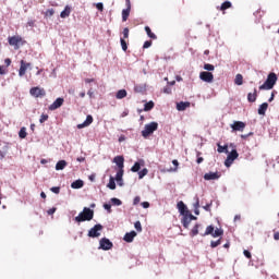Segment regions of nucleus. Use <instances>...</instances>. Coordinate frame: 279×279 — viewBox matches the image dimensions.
Returning a JSON list of instances; mask_svg holds the SVG:
<instances>
[{
	"label": "nucleus",
	"mask_w": 279,
	"mask_h": 279,
	"mask_svg": "<svg viewBox=\"0 0 279 279\" xmlns=\"http://www.w3.org/2000/svg\"><path fill=\"white\" fill-rule=\"evenodd\" d=\"M276 90H274L272 93H271V96H270V98L268 99V101L269 102H271V101H274V97H276Z\"/></svg>",
	"instance_id": "obj_57"
},
{
	"label": "nucleus",
	"mask_w": 279,
	"mask_h": 279,
	"mask_svg": "<svg viewBox=\"0 0 279 279\" xmlns=\"http://www.w3.org/2000/svg\"><path fill=\"white\" fill-rule=\"evenodd\" d=\"M93 123V116H87L86 120L81 123L77 124V130H83V128H88V125H90Z\"/></svg>",
	"instance_id": "obj_15"
},
{
	"label": "nucleus",
	"mask_w": 279,
	"mask_h": 279,
	"mask_svg": "<svg viewBox=\"0 0 279 279\" xmlns=\"http://www.w3.org/2000/svg\"><path fill=\"white\" fill-rule=\"evenodd\" d=\"M101 230H104V226L101 225H95L92 229H89L87 236L89 239H98V236H101Z\"/></svg>",
	"instance_id": "obj_4"
},
{
	"label": "nucleus",
	"mask_w": 279,
	"mask_h": 279,
	"mask_svg": "<svg viewBox=\"0 0 279 279\" xmlns=\"http://www.w3.org/2000/svg\"><path fill=\"white\" fill-rule=\"evenodd\" d=\"M205 71H215V65L210 64V63H206L204 65Z\"/></svg>",
	"instance_id": "obj_46"
},
{
	"label": "nucleus",
	"mask_w": 279,
	"mask_h": 279,
	"mask_svg": "<svg viewBox=\"0 0 279 279\" xmlns=\"http://www.w3.org/2000/svg\"><path fill=\"white\" fill-rule=\"evenodd\" d=\"M277 82H278V76L276 75V73H270L268 74L264 84L259 86V90H271V88L276 86Z\"/></svg>",
	"instance_id": "obj_2"
},
{
	"label": "nucleus",
	"mask_w": 279,
	"mask_h": 279,
	"mask_svg": "<svg viewBox=\"0 0 279 279\" xmlns=\"http://www.w3.org/2000/svg\"><path fill=\"white\" fill-rule=\"evenodd\" d=\"M257 97H258L257 90H256V88H254L253 93L247 94V101H250V104H254V101H256Z\"/></svg>",
	"instance_id": "obj_20"
},
{
	"label": "nucleus",
	"mask_w": 279,
	"mask_h": 279,
	"mask_svg": "<svg viewBox=\"0 0 279 279\" xmlns=\"http://www.w3.org/2000/svg\"><path fill=\"white\" fill-rule=\"evenodd\" d=\"M84 186V181L83 180H76L72 182L71 187L72 189H82Z\"/></svg>",
	"instance_id": "obj_26"
},
{
	"label": "nucleus",
	"mask_w": 279,
	"mask_h": 279,
	"mask_svg": "<svg viewBox=\"0 0 279 279\" xmlns=\"http://www.w3.org/2000/svg\"><path fill=\"white\" fill-rule=\"evenodd\" d=\"M120 44H121L122 50L128 51V43L125 41V39L121 38Z\"/></svg>",
	"instance_id": "obj_43"
},
{
	"label": "nucleus",
	"mask_w": 279,
	"mask_h": 279,
	"mask_svg": "<svg viewBox=\"0 0 279 279\" xmlns=\"http://www.w3.org/2000/svg\"><path fill=\"white\" fill-rule=\"evenodd\" d=\"M19 43H21V38L13 36L9 38V45H11V47H17Z\"/></svg>",
	"instance_id": "obj_21"
},
{
	"label": "nucleus",
	"mask_w": 279,
	"mask_h": 279,
	"mask_svg": "<svg viewBox=\"0 0 279 279\" xmlns=\"http://www.w3.org/2000/svg\"><path fill=\"white\" fill-rule=\"evenodd\" d=\"M234 82H235L236 86H243V75L236 74Z\"/></svg>",
	"instance_id": "obj_32"
},
{
	"label": "nucleus",
	"mask_w": 279,
	"mask_h": 279,
	"mask_svg": "<svg viewBox=\"0 0 279 279\" xmlns=\"http://www.w3.org/2000/svg\"><path fill=\"white\" fill-rule=\"evenodd\" d=\"M94 217L95 211L88 207H84L83 211H81L78 216L74 218V220L76 221V223H82L84 221H93Z\"/></svg>",
	"instance_id": "obj_1"
},
{
	"label": "nucleus",
	"mask_w": 279,
	"mask_h": 279,
	"mask_svg": "<svg viewBox=\"0 0 279 279\" xmlns=\"http://www.w3.org/2000/svg\"><path fill=\"white\" fill-rule=\"evenodd\" d=\"M20 70H19V76L23 77V75H25V73H27V69L32 68V63H27L24 60H21L20 62Z\"/></svg>",
	"instance_id": "obj_8"
},
{
	"label": "nucleus",
	"mask_w": 279,
	"mask_h": 279,
	"mask_svg": "<svg viewBox=\"0 0 279 279\" xmlns=\"http://www.w3.org/2000/svg\"><path fill=\"white\" fill-rule=\"evenodd\" d=\"M104 208H105V210H108V213H112V205H110V204H105V205H104Z\"/></svg>",
	"instance_id": "obj_50"
},
{
	"label": "nucleus",
	"mask_w": 279,
	"mask_h": 279,
	"mask_svg": "<svg viewBox=\"0 0 279 279\" xmlns=\"http://www.w3.org/2000/svg\"><path fill=\"white\" fill-rule=\"evenodd\" d=\"M68 16H71V7L66 5L64 10L60 13L61 19H68Z\"/></svg>",
	"instance_id": "obj_22"
},
{
	"label": "nucleus",
	"mask_w": 279,
	"mask_h": 279,
	"mask_svg": "<svg viewBox=\"0 0 279 279\" xmlns=\"http://www.w3.org/2000/svg\"><path fill=\"white\" fill-rule=\"evenodd\" d=\"M243 254L246 258H252V253H250V251L244 250Z\"/></svg>",
	"instance_id": "obj_55"
},
{
	"label": "nucleus",
	"mask_w": 279,
	"mask_h": 279,
	"mask_svg": "<svg viewBox=\"0 0 279 279\" xmlns=\"http://www.w3.org/2000/svg\"><path fill=\"white\" fill-rule=\"evenodd\" d=\"M141 203V197L140 196H136L134 199H133V206H136L137 204Z\"/></svg>",
	"instance_id": "obj_53"
},
{
	"label": "nucleus",
	"mask_w": 279,
	"mask_h": 279,
	"mask_svg": "<svg viewBox=\"0 0 279 279\" xmlns=\"http://www.w3.org/2000/svg\"><path fill=\"white\" fill-rule=\"evenodd\" d=\"M123 38H130V28L125 27L123 29Z\"/></svg>",
	"instance_id": "obj_47"
},
{
	"label": "nucleus",
	"mask_w": 279,
	"mask_h": 279,
	"mask_svg": "<svg viewBox=\"0 0 279 279\" xmlns=\"http://www.w3.org/2000/svg\"><path fill=\"white\" fill-rule=\"evenodd\" d=\"M267 108H269V104H262L258 108V114L265 116V112H267Z\"/></svg>",
	"instance_id": "obj_25"
},
{
	"label": "nucleus",
	"mask_w": 279,
	"mask_h": 279,
	"mask_svg": "<svg viewBox=\"0 0 279 279\" xmlns=\"http://www.w3.org/2000/svg\"><path fill=\"white\" fill-rule=\"evenodd\" d=\"M111 204H113V206H121V204H123V202H121V199L113 197L111 198Z\"/></svg>",
	"instance_id": "obj_40"
},
{
	"label": "nucleus",
	"mask_w": 279,
	"mask_h": 279,
	"mask_svg": "<svg viewBox=\"0 0 279 279\" xmlns=\"http://www.w3.org/2000/svg\"><path fill=\"white\" fill-rule=\"evenodd\" d=\"M147 173H149V170H147V168H144L142 171L138 172V179L143 180V178L147 175Z\"/></svg>",
	"instance_id": "obj_39"
},
{
	"label": "nucleus",
	"mask_w": 279,
	"mask_h": 279,
	"mask_svg": "<svg viewBox=\"0 0 279 279\" xmlns=\"http://www.w3.org/2000/svg\"><path fill=\"white\" fill-rule=\"evenodd\" d=\"M149 47H151V41H145L143 45L144 49H149Z\"/></svg>",
	"instance_id": "obj_54"
},
{
	"label": "nucleus",
	"mask_w": 279,
	"mask_h": 279,
	"mask_svg": "<svg viewBox=\"0 0 279 279\" xmlns=\"http://www.w3.org/2000/svg\"><path fill=\"white\" fill-rule=\"evenodd\" d=\"M217 147L218 154H229L228 145L221 146V144H217Z\"/></svg>",
	"instance_id": "obj_28"
},
{
	"label": "nucleus",
	"mask_w": 279,
	"mask_h": 279,
	"mask_svg": "<svg viewBox=\"0 0 279 279\" xmlns=\"http://www.w3.org/2000/svg\"><path fill=\"white\" fill-rule=\"evenodd\" d=\"M117 99H125L128 97V92L125 89L118 90L116 95Z\"/></svg>",
	"instance_id": "obj_27"
},
{
	"label": "nucleus",
	"mask_w": 279,
	"mask_h": 279,
	"mask_svg": "<svg viewBox=\"0 0 279 279\" xmlns=\"http://www.w3.org/2000/svg\"><path fill=\"white\" fill-rule=\"evenodd\" d=\"M274 239H275V241H279V232L274 234Z\"/></svg>",
	"instance_id": "obj_64"
},
{
	"label": "nucleus",
	"mask_w": 279,
	"mask_h": 279,
	"mask_svg": "<svg viewBox=\"0 0 279 279\" xmlns=\"http://www.w3.org/2000/svg\"><path fill=\"white\" fill-rule=\"evenodd\" d=\"M47 119H49V116H47V114H41V116H40V119H39V122H40V123H45V121H47Z\"/></svg>",
	"instance_id": "obj_48"
},
{
	"label": "nucleus",
	"mask_w": 279,
	"mask_h": 279,
	"mask_svg": "<svg viewBox=\"0 0 279 279\" xmlns=\"http://www.w3.org/2000/svg\"><path fill=\"white\" fill-rule=\"evenodd\" d=\"M213 232H215V227L210 225L206 228V231L202 234V236H208V234H213Z\"/></svg>",
	"instance_id": "obj_33"
},
{
	"label": "nucleus",
	"mask_w": 279,
	"mask_h": 279,
	"mask_svg": "<svg viewBox=\"0 0 279 279\" xmlns=\"http://www.w3.org/2000/svg\"><path fill=\"white\" fill-rule=\"evenodd\" d=\"M232 132H243L245 130V123L241 121H234L230 124Z\"/></svg>",
	"instance_id": "obj_10"
},
{
	"label": "nucleus",
	"mask_w": 279,
	"mask_h": 279,
	"mask_svg": "<svg viewBox=\"0 0 279 279\" xmlns=\"http://www.w3.org/2000/svg\"><path fill=\"white\" fill-rule=\"evenodd\" d=\"M123 239L126 243H132L134 239H136V231H131L129 233H125Z\"/></svg>",
	"instance_id": "obj_17"
},
{
	"label": "nucleus",
	"mask_w": 279,
	"mask_h": 279,
	"mask_svg": "<svg viewBox=\"0 0 279 279\" xmlns=\"http://www.w3.org/2000/svg\"><path fill=\"white\" fill-rule=\"evenodd\" d=\"M54 213H56V207L50 208V209L48 210V215H53Z\"/></svg>",
	"instance_id": "obj_61"
},
{
	"label": "nucleus",
	"mask_w": 279,
	"mask_h": 279,
	"mask_svg": "<svg viewBox=\"0 0 279 279\" xmlns=\"http://www.w3.org/2000/svg\"><path fill=\"white\" fill-rule=\"evenodd\" d=\"M53 14H56V11L53 9H48L45 13V16H47L48 19H51Z\"/></svg>",
	"instance_id": "obj_41"
},
{
	"label": "nucleus",
	"mask_w": 279,
	"mask_h": 279,
	"mask_svg": "<svg viewBox=\"0 0 279 279\" xmlns=\"http://www.w3.org/2000/svg\"><path fill=\"white\" fill-rule=\"evenodd\" d=\"M172 165L173 166H175V168L174 169H170L169 171H178V165H179V162H178V160H172Z\"/></svg>",
	"instance_id": "obj_52"
},
{
	"label": "nucleus",
	"mask_w": 279,
	"mask_h": 279,
	"mask_svg": "<svg viewBox=\"0 0 279 279\" xmlns=\"http://www.w3.org/2000/svg\"><path fill=\"white\" fill-rule=\"evenodd\" d=\"M113 162L119 168V171H123V167H124V162H125V159L123 158V156H116L113 158Z\"/></svg>",
	"instance_id": "obj_13"
},
{
	"label": "nucleus",
	"mask_w": 279,
	"mask_h": 279,
	"mask_svg": "<svg viewBox=\"0 0 279 279\" xmlns=\"http://www.w3.org/2000/svg\"><path fill=\"white\" fill-rule=\"evenodd\" d=\"M130 10L131 9H123L122 10V21H128V16H130Z\"/></svg>",
	"instance_id": "obj_37"
},
{
	"label": "nucleus",
	"mask_w": 279,
	"mask_h": 279,
	"mask_svg": "<svg viewBox=\"0 0 279 279\" xmlns=\"http://www.w3.org/2000/svg\"><path fill=\"white\" fill-rule=\"evenodd\" d=\"M145 32L148 38H153V40H156V34L151 33V28H149V26H145Z\"/></svg>",
	"instance_id": "obj_31"
},
{
	"label": "nucleus",
	"mask_w": 279,
	"mask_h": 279,
	"mask_svg": "<svg viewBox=\"0 0 279 279\" xmlns=\"http://www.w3.org/2000/svg\"><path fill=\"white\" fill-rule=\"evenodd\" d=\"M129 114H130V111L124 110V111L121 113V117H122V119H123V118L128 117Z\"/></svg>",
	"instance_id": "obj_59"
},
{
	"label": "nucleus",
	"mask_w": 279,
	"mask_h": 279,
	"mask_svg": "<svg viewBox=\"0 0 279 279\" xmlns=\"http://www.w3.org/2000/svg\"><path fill=\"white\" fill-rule=\"evenodd\" d=\"M239 158V153L236 149H232L231 153L228 154L227 159L225 160V167H232V163Z\"/></svg>",
	"instance_id": "obj_5"
},
{
	"label": "nucleus",
	"mask_w": 279,
	"mask_h": 279,
	"mask_svg": "<svg viewBox=\"0 0 279 279\" xmlns=\"http://www.w3.org/2000/svg\"><path fill=\"white\" fill-rule=\"evenodd\" d=\"M116 182L118 186H123V170H119L116 174Z\"/></svg>",
	"instance_id": "obj_18"
},
{
	"label": "nucleus",
	"mask_w": 279,
	"mask_h": 279,
	"mask_svg": "<svg viewBox=\"0 0 279 279\" xmlns=\"http://www.w3.org/2000/svg\"><path fill=\"white\" fill-rule=\"evenodd\" d=\"M96 8L97 10H99V12H104V3L101 2L96 3Z\"/></svg>",
	"instance_id": "obj_51"
},
{
	"label": "nucleus",
	"mask_w": 279,
	"mask_h": 279,
	"mask_svg": "<svg viewBox=\"0 0 279 279\" xmlns=\"http://www.w3.org/2000/svg\"><path fill=\"white\" fill-rule=\"evenodd\" d=\"M50 191L52 193H54L56 195H58L60 193V187L59 186H54V187H51Z\"/></svg>",
	"instance_id": "obj_49"
},
{
	"label": "nucleus",
	"mask_w": 279,
	"mask_h": 279,
	"mask_svg": "<svg viewBox=\"0 0 279 279\" xmlns=\"http://www.w3.org/2000/svg\"><path fill=\"white\" fill-rule=\"evenodd\" d=\"M142 206L143 208H149V202H143Z\"/></svg>",
	"instance_id": "obj_60"
},
{
	"label": "nucleus",
	"mask_w": 279,
	"mask_h": 279,
	"mask_svg": "<svg viewBox=\"0 0 279 279\" xmlns=\"http://www.w3.org/2000/svg\"><path fill=\"white\" fill-rule=\"evenodd\" d=\"M189 217H190L191 221L197 220V217L193 216V214H191V211H189Z\"/></svg>",
	"instance_id": "obj_56"
},
{
	"label": "nucleus",
	"mask_w": 279,
	"mask_h": 279,
	"mask_svg": "<svg viewBox=\"0 0 279 279\" xmlns=\"http://www.w3.org/2000/svg\"><path fill=\"white\" fill-rule=\"evenodd\" d=\"M158 130V122H150L148 124H145L144 130L142 131L143 138H147L148 136H151Z\"/></svg>",
	"instance_id": "obj_3"
},
{
	"label": "nucleus",
	"mask_w": 279,
	"mask_h": 279,
	"mask_svg": "<svg viewBox=\"0 0 279 279\" xmlns=\"http://www.w3.org/2000/svg\"><path fill=\"white\" fill-rule=\"evenodd\" d=\"M29 94L32 95V97H45V95H47L45 89L40 87H32Z\"/></svg>",
	"instance_id": "obj_9"
},
{
	"label": "nucleus",
	"mask_w": 279,
	"mask_h": 279,
	"mask_svg": "<svg viewBox=\"0 0 279 279\" xmlns=\"http://www.w3.org/2000/svg\"><path fill=\"white\" fill-rule=\"evenodd\" d=\"M199 234V225H195L191 231V236H197Z\"/></svg>",
	"instance_id": "obj_36"
},
{
	"label": "nucleus",
	"mask_w": 279,
	"mask_h": 279,
	"mask_svg": "<svg viewBox=\"0 0 279 279\" xmlns=\"http://www.w3.org/2000/svg\"><path fill=\"white\" fill-rule=\"evenodd\" d=\"M108 189H110V191H114V189H117V183L114 182V178L110 177L109 179V183H108Z\"/></svg>",
	"instance_id": "obj_29"
},
{
	"label": "nucleus",
	"mask_w": 279,
	"mask_h": 279,
	"mask_svg": "<svg viewBox=\"0 0 279 279\" xmlns=\"http://www.w3.org/2000/svg\"><path fill=\"white\" fill-rule=\"evenodd\" d=\"M191 107V102L189 101H181V102H178L177 104V110L179 112H184V110H186V108H190Z\"/></svg>",
	"instance_id": "obj_16"
},
{
	"label": "nucleus",
	"mask_w": 279,
	"mask_h": 279,
	"mask_svg": "<svg viewBox=\"0 0 279 279\" xmlns=\"http://www.w3.org/2000/svg\"><path fill=\"white\" fill-rule=\"evenodd\" d=\"M177 208H178V210H179V213H180V215L183 217L184 215H189V207H186V205L184 204V202H179L178 204H177Z\"/></svg>",
	"instance_id": "obj_12"
},
{
	"label": "nucleus",
	"mask_w": 279,
	"mask_h": 279,
	"mask_svg": "<svg viewBox=\"0 0 279 279\" xmlns=\"http://www.w3.org/2000/svg\"><path fill=\"white\" fill-rule=\"evenodd\" d=\"M20 138H27V129L23 126L19 132Z\"/></svg>",
	"instance_id": "obj_35"
},
{
	"label": "nucleus",
	"mask_w": 279,
	"mask_h": 279,
	"mask_svg": "<svg viewBox=\"0 0 279 279\" xmlns=\"http://www.w3.org/2000/svg\"><path fill=\"white\" fill-rule=\"evenodd\" d=\"M134 228L135 230H137L138 232H143V226L141 225V221H136L134 223Z\"/></svg>",
	"instance_id": "obj_44"
},
{
	"label": "nucleus",
	"mask_w": 279,
	"mask_h": 279,
	"mask_svg": "<svg viewBox=\"0 0 279 279\" xmlns=\"http://www.w3.org/2000/svg\"><path fill=\"white\" fill-rule=\"evenodd\" d=\"M143 163H144L143 160L136 161V162L133 165V167L131 168V171H132L133 173H138V171H141V165H143Z\"/></svg>",
	"instance_id": "obj_23"
},
{
	"label": "nucleus",
	"mask_w": 279,
	"mask_h": 279,
	"mask_svg": "<svg viewBox=\"0 0 279 279\" xmlns=\"http://www.w3.org/2000/svg\"><path fill=\"white\" fill-rule=\"evenodd\" d=\"M221 243V239L217 240V241H211L210 242V247L215 248V247H219V244Z\"/></svg>",
	"instance_id": "obj_45"
},
{
	"label": "nucleus",
	"mask_w": 279,
	"mask_h": 279,
	"mask_svg": "<svg viewBox=\"0 0 279 279\" xmlns=\"http://www.w3.org/2000/svg\"><path fill=\"white\" fill-rule=\"evenodd\" d=\"M154 109V101H148L144 105V112H149V110Z\"/></svg>",
	"instance_id": "obj_30"
},
{
	"label": "nucleus",
	"mask_w": 279,
	"mask_h": 279,
	"mask_svg": "<svg viewBox=\"0 0 279 279\" xmlns=\"http://www.w3.org/2000/svg\"><path fill=\"white\" fill-rule=\"evenodd\" d=\"M112 242L107 238H102L99 241V250H104L105 252H108V250H112Z\"/></svg>",
	"instance_id": "obj_6"
},
{
	"label": "nucleus",
	"mask_w": 279,
	"mask_h": 279,
	"mask_svg": "<svg viewBox=\"0 0 279 279\" xmlns=\"http://www.w3.org/2000/svg\"><path fill=\"white\" fill-rule=\"evenodd\" d=\"M66 167V160H60L56 165V171H63Z\"/></svg>",
	"instance_id": "obj_24"
},
{
	"label": "nucleus",
	"mask_w": 279,
	"mask_h": 279,
	"mask_svg": "<svg viewBox=\"0 0 279 279\" xmlns=\"http://www.w3.org/2000/svg\"><path fill=\"white\" fill-rule=\"evenodd\" d=\"M163 93L166 95H169L171 93V88L170 87H163Z\"/></svg>",
	"instance_id": "obj_58"
},
{
	"label": "nucleus",
	"mask_w": 279,
	"mask_h": 279,
	"mask_svg": "<svg viewBox=\"0 0 279 279\" xmlns=\"http://www.w3.org/2000/svg\"><path fill=\"white\" fill-rule=\"evenodd\" d=\"M4 63L7 64V66H10V64H12V60L5 59V60H4Z\"/></svg>",
	"instance_id": "obj_63"
},
{
	"label": "nucleus",
	"mask_w": 279,
	"mask_h": 279,
	"mask_svg": "<svg viewBox=\"0 0 279 279\" xmlns=\"http://www.w3.org/2000/svg\"><path fill=\"white\" fill-rule=\"evenodd\" d=\"M134 90H135V93H143V90H145V86H143V85H135L134 86Z\"/></svg>",
	"instance_id": "obj_42"
},
{
	"label": "nucleus",
	"mask_w": 279,
	"mask_h": 279,
	"mask_svg": "<svg viewBox=\"0 0 279 279\" xmlns=\"http://www.w3.org/2000/svg\"><path fill=\"white\" fill-rule=\"evenodd\" d=\"M191 221L192 220L189 214H185L184 216H182L181 223L184 228H189V226H191Z\"/></svg>",
	"instance_id": "obj_19"
},
{
	"label": "nucleus",
	"mask_w": 279,
	"mask_h": 279,
	"mask_svg": "<svg viewBox=\"0 0 279 279\" xmlns=\"http://www.w3.org/2000/svg\"><path fill=\"white\" fill-rule=\"evenodd\" d=\"M199 80H202V82H206L207 84H213L215 76L213 73L204 71L199 73Z\"/></svg>",
	"instance_id": "obj_7"
},
{
	"label": "nucleus",
	"mask_w": 279,
	"mask_h": 279,
	"mask_svg": "<svg viewBox=\"0 0 279 279\" xmlns=\"http://www.w3.org/2000/svg\"><path fill=\"white\" fill-rule=\"evenodd\" d=\"M230 8H232V2H230V1H226V2H223L222 4H221V7H220V10H228V9H230Z\"/></svg>",
	"instance_id": "obj_38"
},
{
	"label": "nucleus",
	"mask_w": 279,
	"mask_h": 279,
	"mask_svg": "<svg viewBox=\"0 0 279 279\" xmlns=\"http://www.w3.org/2000/svg\"><path fill=\"white\" fill-rule=\"evenodd\" d=\"M223 235V230L222 229H216L213 233L211 236L214 239H217V236H222Z\"/></svg>",
	"instance_id": "obj_34"
},
{
	"label": "nucleus",
	"mask_w": 279,
	"mask_h": 279,
	"mask_svg": "<svg viewBox=\"0 0 279 279\" xmlns=\"http://www.w3.org/2000/svg\"><path fill=\"white\" fill-rule=\"evenodd\" d=\"M76 160H77V162H84L86 160V158L85 157H77Z\"/></svg>",
	"instance_id": "obj_62"
},
{
	"label": "nucleus",
	"mask_w": 279,
	"mask_h": 279,
	"mask_svg": "<svg viewBox=\"0 0 279 279\" xmlns=\"http://www.w3.org/2000/svg\"><path fill=\"white\" fill-rule=\"evenodd\" d=\"M63 105H64V98L59 97L48 107V109L51 111L58 110V108H62Z\"/></svg>",
	"instance_id": "obj_11"
},
{
	"label": "nucleus",
	"mask_w": 279,
	"mask_h": 279,
	"mask_svg": "<svg viewBox=\"0 0 279 279\" xmlns=\"http://www.w3.org/2000/svg\"><path fill=\"white\" fill-rule=\"evenodd\" d=\"M221 178V174L219 172H207L204 174V180L210 181V180H219Z\"/></svg>",
	"instance_id": "obj_14"
}]
</instances>
